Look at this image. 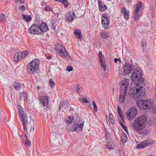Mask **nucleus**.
Segmentation results:
<instances>
[{
    "label": "nucleus",
    "instance_id": "obj_21",
    "mask_svg": "<svg viewBox=\"0 0 156 156\" xmlns=\"http://www.w3.org/2000/svg\"><path fill=\"white\" fill-rule=\"evenodd\" d=\"M39 100L44 106H45L47 105L48 103V99L46 96L40 97Z\"/></svg>",
    "mask_w": 156,
    "mask_h": 156
},
{
    "label": "nucleus",
    "instance_id": "obj_9",
    "mask_svg": "<svg viewBox=\"0 0 156 156\" xmlns=\"http://www.w3.org/2000/svg\"><path fill=\"white\" fill-rule=\"evenodd\" d=\"M137 113L136 109L134 107L131 108L129 112L126 113L127 117L129 120H131L133 119Z\"/></svg>",
    "mask_w": 156,
    "mask_h": 156
},
{
    "label": "nucleus",
    "instance_id": "obj_10",
    "mask_svg": "<svg viewBox=\"0 0 156 156\" xmlns=\"http://www.w3.org/2000/svg\"><path fill=\"white\" fill-rule=\"evenodd\" d=\"M142 7V3L140 1L136 6V9L134 12V18L135 21H137L140 16L139 14V11Z\"/></svg>",
    "mask_w": 156,
    "mask_h": 156
},
{
    "label": "nucleus",
    "instance_id": "obj_3",
    "mask_svg": "<svg viewBox=\"0 0 156 156\" xmlns=\"http://www.w3.org/2000/svg\"><path fill=\"white\" fill-rule=\"evenodd\" d=\"M40 62L37 59L33 60L27 64V73L30 74H33L35 72H37L39 69Z\"/></svg>",
    "mask_w": 156,
    "mask_h": 156
},
{
    "label": "nucleus",
    "instance_id": "obj_41",
    "mask_svg": "<svg viewBox=\"0 0 156 156\" xmlns=\"http://www.w3.org/2000/svg\"><path fill=\"white\" fill-rule=\"evenodd\" d=\"M101 37L103 38H106L108 37V35L106 33H102L101 34Z\"/></svg>",
    "mask_w": 156,
    "mask_h": 156
},
{
    "label": "nucleus",
    "instance_id": "obj_51",
    "mask_svg": "<svg viewBox=\"0 0 156 156\" xmlns=\"http://www.w3.org/2000/svg\"><path fill=\"white\" fill-rule=\"evenodd\" d=\"M105 134L106 136H108L109 135V132L107 130L105 131Z\"/></svg>",
    "mask_w": 156,
    "mask_h": 156
},
{
    "label": "nucleus",
    "instance_id": "obj_6",
    "mask_svg": "<svg viewBox=\"0 0 156 156\" xmlns=\"http://www.w3.org/2000/svg\"><path fill=\"white\" fill-rule=\"evenodd\" d=\"M39 25L34 24L32 25L28 29V32L30 34L39 35L40 34Z\"/></svg>",
    "mask_w": 156,
    "mask_h": 156
},
{
    "label": "nucleus",
    "instance_id": "obj_52",
    "mask_svg": "<svg viewBox=\"0 0 156 156\" xmlns=\"http://www.w3.org/2000/svg\"><path fill=\"white\" fill-rule=\"evenodd\" d=\"M25 94L23 92H21L20 93V97H22L24 94Z\"/></svg>",
    "mask_w": 156,
    "mask_h": 156
},
{
    "label": "nucleus",
    "instance_id": "obj_22",
    "mask_svg": "<svg viewBox=\"0 0 156 156\" xmlns=\"http://www.w3.org/2000/svg\"><path fill=\"white\" fill-rule=\"evenodd\" d=\"M74 33L76 38H79L80 40H81L82 35L80 30L79 29H75L74 31Z\"/></svg>",
    "mask_w": 156,
    "mask_h": 156
},
{
    "label": "nucleus",
    "instance_id": "obj_12",
    "mask_svg": "<svg viewBox=\"0 0 156 156\" xmlns=\"http://www.w3.org/2000/svg\"><path fill=\"white\" fill-rule=\"evenodd\" d=\"M99 60L100 62V64L101 68H103L104 71H105L106 69V66L105 62L103 60L104 58V56L103 55L101 52L99 51L98 54Z\"/></svg>",
    "mask_w": 156,
    "mask_h": 156
},
{
    "label": "nucleus",
    "instance_id": "obj_28",
    "mask_svg": "<svg viewBox=\"0 0 156 156\" xmlns=\"http://www.w3.org/2000/svg\"><path fill=\"white\" fill-rule=\"evenodd\" d=\"M23 19L27 22H29L31 20V17L28 15L22 14Z\"/></svg>",
    "mask_w": 156,
    "mask_h": 156
},
{
    "label": "nucleus",
    "instance_id": "obj_15",
    "mask_svg": "<svg viewBox=\"0 0 156 156\" xmlns=\"http://www.w3.org/2000/svg\"><path fill=\"white\" fill-rule=\"evenodd\" d=\"M39 30L40 34L46 32L48 30V28L45 23H42L39 25Z\"/></svg>",
    "mask_w": 156,
    "mask_h": 156
},
{
    "label": "nucleus",
    "instance_id": "obj_47",
    "mask_svg": "<svg viewBox=\"0 0 156 156\" xmlns=\"http://www.w3.org/2000/svg\"><path fill=\"white\" fill-rule=\"evenodd\" d=\"M82 102L83 103H88V101L86 98H83L82 100Z\"/></svg>",
    "mask_w": 156,
    "mask_h": 156
},
{
    "label": "nucleus",
    "instance_id": "obj_23",
    "mask_svg": "<svg viewBox=\"0 0 156 156\" xmlns=\"http://www.w3.org/2000/svg\"><path fill=\"white\" fill-rule=\"evenodd\" d=\"M64 48V47L62 45L58 43L55 45V50L58 53Z\"/></svg>",
    "mask_w": 156,
    "mask_h": 156
},
{
    "label": "nucleus",
    "instance_id": "obj_38",
    "mask_svg": "<svg viewBox=\"0 0 156 156\" xmlns=\"http://www.w3.org/2000/svg\"><path fill=\"white\" fill-rule=\"evenodd\" d=\"M22 58L25 57L28 54V52L27 50H25L23 52H21Z\"/></svg>",
    "mask_w": 156,
    "mask_h": 156
},
{
    "label": "nucleus",
    "instance_id": "obj_36",
    "mask_svg": "<svg viewBox=\"0 0 156 156\" xmlns=\"http://www.w3.org/2000/svg\"><path fill=\"white\" fill-rule=\"evenodd\" d=\"M55 13L58 16L59 13L60 12V9L58 6H55Z\"/></svg>",
    "mask_w": 156,
    "mask_h": 156
},
{
    "label": "nucleus",
    "instance_id": "obj_50",
    "mask_svg": "<svg viewBox=\"0 0 156 156\" xmlns=\"http://www.w3.org/2000/svg\"><path fill=\"white\" fill-rule=\"evenodd\" d=\"M118 61H119L120 62V60L119 59H118L117 58H115L114 59V62L115 63H117V62Z\"/></svg>",
    "mask_w": 156,
    "mask_h": 156
},
{
    "label": "nucleus",
    "instance_id": "obj_54",
    "mask_svg": "<svg viewBox=\"0 0 156 156\" xmlns=\"http://www.w3.org/2000/svg\"><path fill=\"white\" fill-rule=\"evenodd\" d=\"M55 1L57 2H60L62 3L63 0H55Z\"/></svg>",
    "mask_w": 156,
    "mask_h": 156
},
{
    "label": "nucleus",
    "instance_id": "obj_39",
    "mask_svg": "<svg viewBox=\"0 0 156 156\" xmlns=\"http://www.w3.org/2000/svg\"><path fill=\"white\" fill-rule=\"evenodd\" d=\"M62 3L63 4L65 7H68L69 2L67 1V0H63Z\"/></svg>",
    "mask_w": 156,
    "mask_h": 156
},
{
    "label": "nucleus",
    "instance_id": "obj_35",
    "mask_svg": "<svg viewBox=\"0 0 156 156\" xmlns=\"http://www.w3.org/2000/svg\"><path fill=\"white\" fill-rule=\"evenodd\" d=\"M78 129L77 128L76 126V125H73L70 128V130L72 132L74 131H76L78 132Z\"/></svg>",
    "mask_w": 156,
    "mask_h": 156
},
{
    "label": "nucleus",
    "instance_id": "obj_45",
    "mask_svg": "<svg viewBox=\"0 0 156 156\" xmlns=\"http://www.w3.org/2000/svg\"><path fill=\"white\" fill-rule=\"evenodd\" d=\"M68 120H66V122L67 123H69L71 121L73 120V118H71V117L69 116L67 118Z\"/></svg>",
    "mask_w": 156,
    "mask_h": 156
},
{
    "label": "nucleus",
    "instance_id": "obj_1",
    "mask_svg": "<svg viewBox=\"0 0 156 156\" xmlns=\"http://www.w3.org/2000/svg\"><path fill=\"white\" fill-rule=\"evenodd\" d=\"M18 111L19 118L21 122H22L23 126V131L25 133H28L33 132L34 131V128L30 123L27 120V117L25 112L23 111V108L21 107H19Z\"/></svg>",
    "mask_w": 156,
    "mask_h": 156
},
{
    "label": "nucleus",
    "instance_id": "obj_42",
    "mask_svg": "<svg viewBox=\"0 0 156 156\" xmlns=\"http://www.w3.org/2000/svg\"><path fill=\"white\" fill-rule=\"evenodd\" d=\"M44 10L45 11H50L52 12H53V11L51 10V7H50V6H47L45 7L44 8Z\"/></svg>",
    "mask_w": 156,
    "mask_h": 156
},
{
    "label": "nucleus",
    "instance_id": "obj_17",
    "mask_svg": "<svg viewBox=\"0 0 156 156\" xmlns=\"http://www.w3.org/2000/svg\"><path fill=\"white\" fill-rule=\"evenodd\" d=\"M66 18L68 21L72 22L75 18L74 12L73 11L71 12L68 13L66 16Z\"/></svg>",
    "mask_w": 156,
    "mask_h": 156
},
{
    "label": "nucleus",
    "instance_id": "obj_29",
    "mask_svg": "<svg viewBox=\"0 0 156 156\" xmlns=\"http://www.w3.org/2000/svg\"><path fill=\"white\" fill-rule=\"evenodd\" d=\"M117 111L122 121H124V116L121 112V109L119 106H118Z\"/></svg>",
    "mask_w": 156,
    "mask_h": 156
},
{
    "label": "nucleus",
    "instance_id": "obj_48",
    "mask_svg": "<svg viewBox=\"0 0 156 156\" xmlns=\"http://www.w3.org/2000/svg\"><path fill=\"white\" fill-rule=\"evenodd\" d=\"M73 67L72 66H70V67H67L66 69V70L67 71H68L69 72H70L72 70H73Z\"/></svg>",
    "mask_w": 156,
    "mask_h": 156
},
{
    "label": "nucleus",
    "instance_id": "obj_5",
    "mask_svg": "<svg viewBox=\"0 0 156 156\" xmlns=\"http://www.w3.org/2000/svg\"><path fill=\"white\" fill-rule=\"evenodd\" d=\"M141 71L139 68L134 69L131 74L132 80L134 81L139 80L140 78L141 77Z\"/></svg>",
    "mask_w": 156,
    "mask_h": 156
},
{
    "label": "nucleus",
    "instance_id": "obj_40",
    "mask_svg": "<svg viewBox=\"0 0 156 156\" xmlns=\"http://www.w3.org/2000/svg\"><path fill=\"white\" fill-rule=\"evenodd\" d=\"M49 85L50 87H53L55 85V83L51 79H50L49 80Z\"/></svg>",
    "mask_w": 156,
    "mask_h": 156
},
{
    "label": "nucleus",
    "instance_id": "obj_18",
    "mask_svg": "<svg viewBox=\"0 0 156 156\" xmlns=\"http://www.w3.org/2000/svg\"><path fill=\"white\" fill-rule=\"evenodd\" d=\"M58 53L59 56L64 58L67 57L68 55L67 51L65 48Z\"/></svg>",
    "mask_w": 156,
    "mask_h": 156
},
{
    "label": "nucleus",
    "instance_id": "obj_59",
    "mask_svg": "<svg viewBox=\"0 0 156 156\" xmlns=\"http://www.w3.org/2000/svg\"><path fill=\"white\" fill-rule=\"evenodd\" d=\"M137 84L138 85V84H137V83H136V86H137Z\"/></svg>",
    "mask_w": 156,
    "mask_h": 156
},
{
    "label": "nucleus",
    "instance_id": "obj_55",
    "mask_svg": "<svg viewBox=\"0 0 156 156\" xmlns=\"http://www.w3.org/2000/svg\"><path fill=\"white\" fill-rule=\"evenodd\" d=\"M19 2V0H15V3L17 4Z\"/></svg>",
    "mask_w": 156,
    "mask_h": 156
},
{
    "label": "nucleus",
    "instance_id": "obj_19",
    "mask_svg": "<svg viewBox=\"0 0 156 156\" xmlns=\"http://www.w3.org/2000/svg\"><path fill=\"white\" fill-rule=\"evenodd\" d=\"M22 58L21 52H17L15 54L14 57V62H17L21 60Z\"/></svg>",
    "mask_w": 156,
    "mask_h": 156
},
{
    "label": "nucleus",
    "instance_id": "obj_31",
    "mask_svg": "<svg viewBox=\"0 0 156 156\" xmlns=\"http://www.w3.org/2000/svg\"><path fill=\"white\" fill-rule=\"evenodd\" d=\"M6 19V16L4 13L0 15V22L4 23Z\"/></svg>",
    "mask_w": 156,
    "mask_h": 156
},
{
    "label": "nucleus",
    "instance_id": "obj_46",
    "mask_svg": "<svg viewBox=\"0 0 156 156\" xmlns=\"http://www.w3.org/2000/svg\"><path fill=\"white\" fill-rule=\"evenodd\" d=\"M76 91L77 92H80V90L81 87L79 85H77L76 86Z\"/></svg>",
    "mask_w": 156,
    "mask_h": 156
},
{
    "label": "nucleus",
    "instance_id": "obj_25",
    "mask_svg": "<svg viewBox=\"0 0 156 156\" xmlns=\"http://www.w3.org/2000/svg\"><path fill=\"white\" fill-rule=\"evenodd\" d=\"M84 122L83 120H80V121L77 122L76 126L77 127V128H79L81 129H82L83 126Z\"/></svg>",
    "mask_w": 156,
    "mask_h": 156
},
{
    "label": "nucleus",
    "instance_id": "obj_2",
    "mask_svg": "<svg viewBox=\"0 0 156 156\" xmlns=\"http://www.w3.org/2000/svg\"><path fill=\"white\" fill-rule=\"evenodd\" d=\"M147 119L145 115H142L138 117L134 121L132 128L136 131L141 130L144 129L146 125Z\"/></svg>",
    "mask_w": 156,
    "mask_h": 156
},
{
    "label": "nucleus",
    "instance_id": "obj_11",
    "mask_svg": "<svg viewBox=\"0 0 156 156\" xmlns=\"http://www.w3.org/2000/svg\"><path fill=\"white\" fill-rule=\"evenodd\" d=\"M137 106L140 109H145L149 108V107L151 106L150 104L148 106H146V104L148 103L147 100H137L136 102ZM150 104H151L150 103Z\"/></svg>",
    "mask_w": 156,
    "mask_h": 156
},
{
    "label": "nucleus",
    "instance_id": "obj_4",
    "mask_svg": "<svg viewBox=\"0 0 156 156\" xmlns=\"http://www.w3.org/2000/svg\"><path fill=\"white\" fill-rule=\"evenodd\" d=\"M135 89L133 93V95L135 98L136 99L139 97L140 98L144 94L145 90L144 87H140L139 88H136Z\"/></svg>",
    "mask_w": 156,
    "mask_h": 156
},
{
    "label": "nucleus",
    "instance_id": "obj_43",
    "mask_svg": "<svg viewBox=\"0 0 156 156\" xmlns=\"http://www.w3.org/2000/svg\"><path fill=\"white\" fill-rule=\"evenodd\" d=\"M120 125H121V126L122 127V128L124 129V130H125V131L126 132L128 133V130L127 129V128L125 126V125H123V124L122 123H121L120 121H119V122Z\"/></svg>",
    "mask_w": 156,
    "mask_h": 156
},
{
    "label": "nucleus",
    "instance_id": "obj_49",
    "mask_svg": "<svg viewBox=\"0 0 156 156\" xmlns=\"http://www.w3.org/2000/svg\"><path fill=\"white\" fill-rule=\"evenodd\" d=\"M20 9L22 10H25V7L23 5H21L19 7Z\"/></svg>",
    "mask_w": 156,
    "mask_h": 156
},
{
    "label": "nucleus",
    "instance_id": "obj_53",
    "mask_svg": "<svg viewBox=\"0 0 156 156\" xmlns=\"http://www.w3.org/2000/svg\"><path fill=\"white\" fill-rule=\"evenodd\" d=\"M21 4H23L24 3V0H19Z\"/></svg>",
    "mask_w": 156,
    "mask_h": 156
},
{
    "label": "nucleus",
    "instance_id": "obj_32",
    "mask_svg": "<svg viewBox=\"0 0 156 156\" xmlns=\"http://www.w3.org/2000/svg\"><path fill=\"white\" fill-rule=\"evenodd\" d=\"M66 105V104L65 102L64 101H61L60 102L59 106V109L60 111V109L65 107Z\"/></svg>",
    "mask_w": 156,
    "mask_h": 156
},
{
    "label": "nucleus",
    "instance_id": "obj_7",
    "mask_svg": "<svg viewBox=\"0 0 156 156\" xmlns=\"http://www.w3.org/2000/svg\"><path fill=\"white\" fill-rule=\"evenodd\" d=\"M133 67L132 64L126 62L122 67L123 75H126L130 74Z\"/></svg>",
    "mask_w": 156,
    "mask_h": 156
},
{
    "label": "nucleus",
    "instance_id": "obj_8",
    "mask_svg": "<svg viewBox=\"0 0 156 156\" xmlns=\"http://www.w3.org/2000/svg\"><path fill=\"white\" fill-rule=\"evenodd\" d=\"M129 80L126 78H124L120 82V91L126 92L129 86Z\"/></svg>",
    "mask_w": 156,
    "mask_h": 156
},
{
    "label": "nucleus",
    "instance_id": "obj_30",
    "mask_svg": "<svg viewBox=\"0 0 156 156\" xmlns=\"http://www.w3.org/2000/svg\"><path fill=\"white\" fill-rule=\"evenodd\" d=\"M13 86L16 90H18L21 88V85L19 83L15 82L13 84Z\"/></svg>",
    "mask_w": 156,
    "mask_h": 156
},
{
    "label": "nucleus",
    "instance_id": "obj_13",
    "mask_svg": "<svg viewBox=\"0 0 156 156\" xmlns=\"http://www.w3.org/2000/svg\"><path fill=\"white\" fill-rule=\"evenodd\" d=\"M154 142L153 140H151L150 141L145 140L142 142L140 144H138L136 146V148L138 149L144 148L153 144Z\"/></svg>",
    "mask_w": 156,
    "mask_h": 156
},
{
    "label": "nucleus",
    "instance_id": "obj_20",
    "mask_svg": "<svg viewBox=\"0 0 156 156\" xmlns=\"http://www.w3.org/2000/svg\"><path fill=\"white\" fill-rule=\"evenodd\" d=\"M129 11L127 10L125 8H122L121 10V12L123 14V16L125 19H129Z\"/></svg>",
    "mask_w": 156,
    "mask_h": 156
},
{
    "label": "nucleus",
    "instance_id": "obj_37",
    "mask_svg": "<svg viewBox=\"0 0 156 156\" xmlns=\"http://www.w3.org/2000/svg\"><path fill=\"white\" fill-rule=\"evenodd\" d=\"M25 144L26 145L28 146H31V144L30 141H29L27 138V137L25 135Z\"/></svg>",
    "mask_w": 156,
    "mask_h": 156
},
{
    "label": "nucleus",
    "instance_id": "obj_58",
    "mask_svg": "<svg viewBox=\"0 0 156 156\" xmlns=\"http://www.w3.org/2000/svg\"><path fill=\"white\" fill-rule=\"evenodd\" d=\"M108 118V116H106V118Z\"/></svg>",
    "mask_w": 156,
    "mask_h": 156
},
{
    "label": "nucleus",
    "instance_id": "obj_27",
    "mask_svg": "<svg viewBox=\"0 0 156 156\" xmlns=\"http://www.w3.org/2000/svg\"><path fill=\"white\" fill-rule=\"evenodd\" d=\"M121 141L123 143H125L127 141V137L126 134L124 133H122L121 134Z\"/></svg>",
    "mask_w": 156,
    "mask_h": 156
},
{
    "label": "nucleus",
    "instance_id": "obj_14",
    "mask_svg": "<svg viewBox=\"0 0 156 156\" xmlns=\"http://www.w3.org/2000/svg\"><path fill=\"white\" fill-rule=\"evenodd\" d=\"M107 16L106 14H103L101 17V23L104 28H107L108 26V21Z\"/></svg>",
    "mask_w": 156,
    "mask_h": 156
},
{
    "label": "nucleus",
    "instance_id": "obj_34",
    "mask_svg": "<svg viewBox=\"0 0 156 156\" xmlns=\"http://www.w3.org/2000/svg\"><path fill=\"white\" fill-rule=\"evenodd\" d=\"M147 101H148V103L146 104V106H148L149 105V104H150V103L151 104H150L151 105H150L151 106H150V107H149V109H150L151 108H152V107L154 102H153V101L151 99L148 100Z\"/></svg>",
    "mask_w": 156,
    "mask_h": 156
},
{
    "label": "nucleus",
    "instance_id": "obj_26",
    "mask_svg": "<svg viewBox=\"0 0 156 156\" xmlns=\"http://www.w3.org/2000/svg\"><path fill=\"white\" fill-rule=\"evenodd\" d=\"M106 146L107 148L109 149H113L115 147L114 144L111 141L108 142Z\"/></svg>",
    "mask_w": 156,
    "mask_h": 156
},
{
    "label": "nucleus",
    "instance_id": "obj_56",
    "mask_svg": "<svg viewBox=\"0 0 156 156\" xmlns=\"http://www.w3.org/2000/svg\"><path fill=\"white\" fill-rule=\"evenodd\" d=\"M37 89H38V90H40V87H39V86H37Z\"/></svg>",
    "mask_w": 156,
    "mask_h": 156
},
{
    "label": "nucleus",
    "instance_id": "obj_44",
    "mask_svg": "<svg viewBox=\"0 0 156 156\" xmlns=\"http://www.w3.org/2000/svg\"><path fill=\"white\" fill-rule=\"evenodd\" d=\"M93 105V108L94 111L96 112L97 111V106L96 105L94 101H93L92 102Z\"/></svg>",
    "mask_w": 156,
    "mask_h": 156
},
{
    "label": "nucleus",
    "instance_id": "obj_33",
    "mask_svg": "<svg viewBox=\"0 0 156 156\" xmlns=\"http://www.w3.org/2000/svg\"><path fill=\"white\" fill-rule=\"evenodd\" d=\"M109 119L111 123L114 124L115 123V121L113 115L112 114H109Z\"/></svg>",
    "mask_w": 156,
    "mask_h": 156
},
{
    "label": "nucleus",
    "instance_id": "obj_57",
    "mask_svg": "<svg viewBox=\"0 0 156 156\" xmlns=\"http://www.w3.org/2000/svg\"><path fill=\"white\" fill-rule=\"evenodd\" d=\"M51 58V56H48V57H47V58L48 59H50Z\"/></svg>",
    "mask_w": 156,
    "mask_h": 156
},
{
    "label": "nucleus",
    "instance_id": "obj_60",
    "mask_svg": "<svg viewBox=\"0 0 156 156\" xmlns=\"http://www.w3.org/2000/svg\"><path fill=\"white\" fill-rule=\"evenodd\" d=\"M152 156V155H150V156Z\"/></svg>",
    "mask_w": 156,
    "mask_h": 156
},
{
    "label": "nucleus",
    "instance_id": "obj_16",
    "mask_svg": "<svg viewBox=\"0 0 156 156\" xmlns=\"http://www.w3.org/2000/svg\"><path fill=\"white\" fill-rule=\"evenodd\" d=\"M126 94V92L120 91V94L119 97V102L121 103L124 102L125 100V96Z\"/></svg>",
    "mask_w": 156,
    "mask_h": 156
},
{
    "label": "nucleus",
    "instance_id": "obj_24",
    "mask_svg": "<svg viewBox=\"0 0 156 156\" xmlns=\"http://www.w3.org/2000/svg\"><path fill=\"white\" fill-rule=\"evenodd\" d=\"M98 5L99 6V9L100 11L104 12L105 11L107 8L106 6L103 4H102V2L100 1H98Z\"/></svg>",
    "mask_w": 156,
    "mask_h": 156
}]
</instances>
